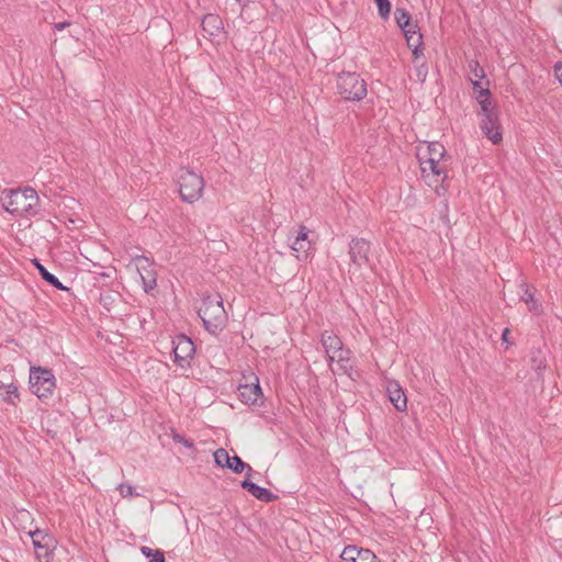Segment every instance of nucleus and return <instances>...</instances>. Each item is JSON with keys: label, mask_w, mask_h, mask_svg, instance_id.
I'll use <instances>...</instances> for the list:
<instances>
[{"label": "nucleus", "mask_w": 562, "mask_h": 562, "mask_svg": "<svg viewBox=\"0 0 562 562\" xmlns=\"http://www.w3.org/2000/svg\"><path fill=\"white\" fill-rule=\"evenodd\" d=\"M469 79L473 83L474 80H480L484 82L485 80H488L485 76L484 69L480 66L477 61L471 60L469 63Z\"/></svg>", "instance_id": "aec40b11"}, {"label": "nucleus", "mask_w": 562, "mask_h": 562, "mask_svg": "<svg viewBox=\"0 0 562 562\" xmlns=\"http://www.w3.org/2000/svg\"><path fill=\"white\" fill-rule=\"evenodd\" d=\"M374 559V553L369 549H360L359 553H357L356 562H372Z\"/></svg>", "instance_id": "cd10ccee"}, {"label": "nucleus", "mask_w": 562, "mask_h": 562, "mask_svg": "<svg viewBox=\"0 0 562 562\" xmlns=\"http://www.w3.org/2000/svg\"><path fill=\"white\" fill-rule=\"evenodd\" d=\"M30 536L32 538L37 557L38 558H42V557L48 558L50 552L56 547L55 538L50 533H48L44 530H41V529L31 531Z\"/></svg>", "instance_id": "9b49d317"}, {"label": "nucleus", "mask_w": 562, "mask_h": 562, "mask_svg": "<svg viewBox=\"0 0 562 562\" xmlns=\"http://www.w3.org/2000/svg\"><path fill=\"white\" fill-rule=\"evenodd\" d=\"M173 440H175V441H177V442H180V443L184 445V446H186V447H188V448H193V442H192V441H190V440H188V439H186V438H184L183 436H181V435H178V434H177V435H175V436H173Z\"/></svg>", "instance_id": "c9c22d12"}, {"label": "nucleus", "mask_w": 562, "mask_h": 562, "mask_svg": "<svg viewBox=\"0 0 562 562\" xmlns=\"http://www.w3.org/2000/svg\"><path fill=\"white\" fill-rule=\"evenodd\" d=\"M117 491L120 492L122 497H134L139 494L135 492L134 487L130 484H120L117 486Z\"/></svg>", "instance_id": "c85d7f7f"}, {"label": "nucleus", "mask_w": 562, "mask_h": 562, "mask_svg": "<svg viewBox=\"0 0 562 562\" xmlns=\"http://www.w3.org/2000/svg\"><path fill=\"white\" fill-rule=\"evenodd\" d=\"M238 391L239 397L245 404L257 405L262 398L258 378H255V382L240 384Z\"/></svg>", "instance_id": "f8f14e48"}, {"label": "nucleus", "mask_w": 562, "mask_h": 562, "mask_svg": "<svg viewBox=\"0 0 562 562\" xmlns=\"http://www.w3.org/2000/svg\"><path fill=\"white\" fill-rule=\"evenodd\" d=\"M417 158L420 166L422 178L437 192L445 191L443 182L447 179V153L445 146L438 142L425 143L418 147Z\"/></svg>", "instance_id": "f257e3e1"}, {"label": "nucleus", "mask_w": 562, "mask_h": 562, "mask_svg": "<svg viewBox=\"0 0 562 562\" xmlns=\"http://www.w3.org/2000/svg\"><path fill=\"white\" fill-rule=\"evenodd\" d=\"M34 265H35L36 269L38 270V273L41 274V277L47 283H49L50 285L55 286L58 290H67V288L64 286L54 274L48 272L47 269L42 263H40V261L37 259H34Z\"/></svg>", "instance_id": "a211bd4d"}, {"label": "nucleus", "mask_w": 562, "mask_h": 562, "mask_svg": "<svg viewBox=\"0 0 562 562\" xmlns=\"http://www.w3.org/2000/svg\"><path fill=\"white\" fill-rule=\"evenodd\" d=\"M289 241H291V248L293 251L295 252H306L307 249L310 248L311 246V243L310 241H301V240H296V239H293L291 237H289Z\"/></svg>", "instance_id": "bb28decb"}, {"label": "nucleus", "mask_w": 562, "mask_h": 562, "mask_svg": "<svg viewBox=\"0 0 562 562\" xmlns=\"http://www.w3.org/2000/svg\"><path fill=\"white\" fill-rule=\"evenodd\" d=\"M30 384L32 392L37 397H47L52 395L56 387V379L52 370L33 367L30 373Z\"/></svg>", "instance_id": "0eeeda50"}, {"label": "nucleus", "mask_w": 562, "mask_h": 562, "mask_svg": "<svg viewBox=\"0 0 562 562\" xmlns=\"http://www.w3.org/2000/svg\"><path fill=\"white\" fill-rule=\"evenodd\" d=\"M337 89L339 94L348 101H360L368 93L366 81L358 74L349 71L338 75Z\"/></svg>", "instance_id": "423d86ee"}, {"label": "nucleus", "mask_w": 562, "mask_h": 562, "mask_svg": "<svg viewBox=\"0 0 562 562\" xmlns=\"http://www.w3.org/2000/svg\"><path fill=\"white\" fill-rule=\"evenodd\" d=\"M110 299H111V296H110V295H108V296L102 297L101 300H102V301H104V302L106 303V301H108V300H110Z\"/></svg>", "instance_id": "58836bf2"}, {"label": "nucleus", "mask_w": 562, "mask_h": 562, "mask_svg": "<svg viewBox=\"0 0 562 562\" xmlns=\"http://www.w3.org/2000/svg\"><path fill=\"white\" fill-rule=\"evenodd\" d=\"M521 288H524V293L521 294V300L526 302L527 304L532 303L531 306H529V310L533 313L539 312V305L535 301V289L532 285H529L527 283H522Z\"/></svg>", "instance_id": "6ab92c4d"}, {"label": "nucleus", "mask_w": 562, "mask_h": 562, "mask_svg": "<svg viewBox=\"0 0 562 562\" xmlns=\"http://www.w3.org/2000/svg\"><path fill=\"white\" fill-rule=\"evenodd\" d=\"M378 7V12L381 19L386 20L391 12L390 0H374Z\"/></svg>", "instance_id": "a878e982"}, {"label": "nucleus", "mask_w": 562, "mask_h": 562, "mask_svg": "<svg viewBox=\"0 0 562 562\" xmlns=\"http://www.w3.org/2000/svg\"><path fill=\"white\" fill-rule=\"evenodd\" d=\"M214 460L218 467L227 468L231 457L225 449L220 448L214 452Z\"/></svg>", "instance_id": "393cba45"}, {"label": "nucleus", "mask_w": 562, "mask_h": 562, "mask_svg": "<svg viewBox=\"0 0 562 562\" xmlns=\"http://www.w3.org/2000/svg\"><path fill=\"white\" fill-rule=\"evenodd\" d=\"M405 36H406V40H407V44L409 47H413V53L415 56H418V47L420 46L422 44V35L418 34L415 29H409L408 31H406L405 33Z\"/></svg>", "instance_id": "4be33fe9"}, {"label": "nucleus", "mask_w": 562, "mask_h": 562, "mask_svg": "<svg viewBox=\"0 0 562 562\" xmlns=\"http://www.w3.org/2000/svg\"><path fill=\"white\" fill-rule=\"evenodd\" d=\"M394 18L396 21V24L403 30L404 33L408 31L409 29H415L416 25L411 23V15L409 13L403 9V8H396L394 12Z\"/></svg>", "instance_id": "f3484780"}, {"label": "nucleus", "mask_w": 562, "mask_h": 562, "mask_svg": "<svg viewBox=\"0 0 562 562\" xmlns=\"http://www.w3.org/2000/svg\"><path fill=\"white\" fill-rule=\"evenodd\" d=\"M359 550L360 549H357L356 547L353 546H348L344 549L342 553H341V559L342 560H351L353 559L355 557H357V553H359Z\"/></svg>", "instance_id": "7c9ffc66"}, {"label": "nucleus", "mask_w": 562, "mask_h": 562, "mask_svg": "<svg viewBox=\"0 0 562 562\" xmlns=\"http://www.w3.org/2000/svg\"><path fill=\"white\" fill-rule=\"evenodd\" d=\"M502 346L505 347V350H508L512 346L515 345V341L510 337V329L505 328L502 333Z\"/></svg>", "instance_id": "c756f323"}, {"label": "nucleus", "mask_w": 562, "mask_h": 562, "mask_svg": "<svg viewBox=\"0 0 562 562\" xmlns=\"http://www.w3.org/2000/svg\"><path fill=\"white\" fill-rule=\"evenodd\" d=\"M201 26L209 36H216L223 29V22L216 14H206L202 19Z\"/></svg>", "instance_id": "dca6fc26"}, {"label": "nucleus", "mask_w": 562, "mask_h": 562, "mask_svg": "<svg viewBox=\"0 0 562 562\" xmlns=\"http://www.w3.org/2000/svg\"><path fill=\"white\" fill-rule=\"evenodd\" d=\"M140 552L146 557L150 558L148 562H166L164 552L160 550H154L149 547H140Z\"/></svg>", "instance_id": "b1692460"}, {"label": "nucleus", "mask_w": 562, "mask_h": 562, "mask_svg": "<svg viewBox=\"0 0 562 562\" xmlns=\"http://www.w3.org/2000/svg\"><path fill=\"white\" fill-rule=\"evenodd\" d=\"M386 392L389 395V400L397 411L403 412L406 409L407 398L406 395L404 394V391L402 390L397 382H389Z\"/></svg>", "instance_id": "ddd939ff"}, {"label": "nucleus", "mask_w": 562, "mask_h": 562, "mask_svg": "<svg viewBox=\"0 0 562 562\" xmlns=\"http://www.w3.org/2000/svg\"><path fill=\"white\" fill-rule=\"evenodd\" d=\"M239 4L245 5L244 0H236Z\"/></svg>", "instance_id": "a19ab883"}, {"label": "nucleus", "mask_w": 562, "mask_h": 562, "mask_svg": "<svg viewBox=\"0 0 562 562\" xmlns=\"http://www.w3.org/2000/svg\"><path fill=\"white\" fill-rule=\"evenodd\" d=\"M553 72L559 83L562 86V61H557L553 66Z\"/></svg>", "instance_id": "f704fd0d"}, {"label": "nucleus", "mask_w": 562, "mask_h": 562, "mask_svg": "<svg viewBox=\"0 0 562 562\" xmlns=\"http://www.w3.org/2000/svg\"><path fill=\"white\" fill-rule=\"evenodd\" d=\"M194 351V345L189 337L180 335L177 336V338L173 340L175 361L180 367H184L189 363V360L193 357Z\"/></svg>", "instance_id": "9d476101"}, {"label": "nucleus", "mask_w": 562, "mask_h": 562, "mask_svg": "<svg viewBox=\"0 0 562 562\" xmlns=\"http://www.w3.org/2000/svg\"><path fill=\"white\" fill-rule=\"evenodd\" d=\"M321 342L325 349L328 361L333 362V355L338 352L342 347L341 340L333 331L326 330L322 334Z\"/></svg>", "instance_id": "4468645a"}, {"label": "nucleus", "mask_w": 562, "mask_h": 562, "mask_svg": "<svg viewBox=\"0 0 562 562\" xmlns=\"http://www.w3.org/2000/svg\"><path fill=\"white\" fill-rule=\"evenodd\" d=\"M502 140V133L499 132V126L496 124V120L494 119V145L498 144Z\"/></svg>", "instance_id": "e433bc0d"}, {"label": "nucleus", "mask_w": 562, "mask_h": 562, "mask_svg": "<svg viewBox=\"0 0 562 562\" xmlns=\"http://www.w3.org/2000/svg\"><path fill=\"white\" fill-rule=\"evenodd\" d=\"M372 562H381L380 560H378V558L374 555V559Z\"/></svg>", "instance_id": "79ce46f5"}, {"label": "nucleus", "mask_w": 562, "mask_h": 562, "mask_svg": "<svg viewBox=\"0 0 562 562\" xmlns=\"http://www.w3.org/2000/svg\"><path fill=\"white\" fill-rule=\"evenodd\" d=\"M1 202L7 212L15 216H32L37 213L38 195L32 188L4 190Z\"/></svg>", "instance_id": "f03ea898"}, {"label": "nucleus", "mask_w": 562, "mask_h": 562, "mask_svg": "<svg viewBox=\"0 0 562 562\" xmlns=\"http://www.w3.org/2000/svg\"><path fill=\"white\" fill-rule=\"evenodd\" d=\"M69 24H70L69 22L57 23V24H55V29L60 31V30L65 29L66 26H68Z\"/></svg>", "instance_id": "4c0bfd02"}, {"label": "nucleus", "mask_w": 562, "mask_h": 562, "mask_svg": "<svg viewBox=\"0 0 562 562\" xmlns=\"http://www.w3.org/2000/svg\"><path fill=\"white\" fill-rule=\"evenodd\" d=\"M348 360H349V351L345 350L342 347L338 352L333 355V362L334 361L344 362V361H348Z\"/></svg>", "instance_id": "2f4dec72"}, {"label": "nucleus", "mask_w": 562, "mask_h": 562, "mask_svg": "<svg viewBox=\"0 0 562 562\" xmlns=\"http://www.w3.org/2000/svg\"><path fill=\"white\" fill-rule=\"evenodd\" d=\"M531 363H532V368L536 370V371H541L546 368V359L542 358V357H532L531 358Z\"/></svg>", "instance_id": "473e14b6"}, {"label": "nucleus", "mask_w": 562, "mask_h": 562, "mask_svg": "<svg viewBox=\"0 0 562 562\" xmlns=\"http://www.w3.org/2000/svg\"><path fill=\"white\" fill-rule=\"evenodd\" d=\"M308 231L305 226H301L297 234L294 236L293 239L301 240V241H310L308 238Z\"/></svg>", "instance_id": "72a5a7b5"}, {"label": "nucleus", "mask_w": 562, "mask_h": 562, "mask_svg": "<svg viewBox=\"0 0 562 562\" xmlns=\"http://www.w3.org/2000/svg\"><path fill=\"white\" fill-rule=\"evenodd\" d=\"M370 243L364 238H352L349 244V257L358 268L369 263Z\"/></svg>", "instance_id": "1a4fd4ad"}, {"label": "nucleus", "mask_w": 562, "mask_h": 562, "mask_svg": "<svg viewBox=\"0 0 562 562\" xmlns=\"http://www.w3.org/2000/svg\"><path fill=\"white\" fill-rule=\"evenodd\" d=\"M134 265L142 279L144 291L149 293L157 285L153 262L146 257L137 256L134 258Z\"/></svg>", "instance_id": "6e6552de"}, {"label": "nucleus", "mask_w": 562, "mask_h": 562, "mask_svg": "<svg viewBox=\"0 0 562 562\" xmlns=\"http://www.w3.org/2000/svg\"><path fill=\"white\" fill-rule=\"evenodd\" d=\"M227 469L232 470L234 473H241L245 469H248V476L252 471L251 467L245 463L238 456L231 457Z\"/></svg>", "instance_id": "412c9836"}, {"label": "nucleus", "mask_w": 562, "mask_h": 562, "mask_svg": "<svg viewBox=\"0 0 562 562\" xmlns=\"http://www.w3.org/2000/svg\"><path fill=\"white\" fill-rule=\"evenodd\" d=\"M204 327L211 334L221 331L227 322V313L223 306V300L218 294L207 295L202 300L199 308Z\"/></svg>", "instance_id": "7ed1b4c3"}, {"label": "nucleus", "mask_w": 562, "mask_h": 562, "mask_svg": "<svg viewBox=\"0 0 562 562\" xmlns=\"http://www.w3.org/2000/svg\"><path fill=\"white\" fill-rule=\"evenodd\" d=\"M491 90H490V80H485L484 82L480 80H474L473 82V98L480 105V111L477 115L482 116L480 128L482 133L486 136L487 139L492 140V110L490 105L491 102Z\"/></svg>", "instance_id": "20e7f679"}, {"label": "nucleus", "mask_w": 562, "mask_h": 562, "mask_svg": "<svg viewBox=\"0 0 562 562\" xmlns=\"http://www.w3.org/2000/svg\"><path fill=\"white\" fill-rule=\"evenodd\" d=\"M345 562H356V557L351 560H344Z\"/></svg>", "instance_id": "ea45409f"}, {"label": "nucleus", "mask_w": 562, "mask_h": 562, "mask_svg": "<svg viewBox=\"0 0 562 562\" xmlns=\"http://www.w3.org/2000/svg\"><path fill=\"white\" fill-rule=\"evenodd\" d=\"M18 389L13 384L8 385L7 387L0 386V397L10 404H14L15 398H18Z\"/></svg>", "instance_id": "5701e85b"}, {"label": "nucleus", "mask_w": 562, "mask_h": 562, "mask_svg": "<svg viewBox=\"0 0 562 562\" xmlns=\"http://www.w3.org/2000/svg\"><path fill=\"white\" fill-rule=\"evenodd\" d=\"M241 487L250 493L254 497L262 502H271L276 498V495H273L269 490L261 487L248 480H244L241 482Z\"/></svg>", "instance_id": "2eb2a0df"}, {"label": "nucleus", "mask_w": 562, "mask_h": 562, "mask_svg": "<svg viewBox=\"0 0 562 562\" xmlns=\"http://www.w3.org/2000/svg\"><path fill=\"white\" fill-rule=\"evenodd\" d=\"M179 193L184 202L193 203L198 201L204 190V179L201 175L189 168H180L178 172Z\"/></svg>", "instance_id": "39448f33"}]
</instances>
